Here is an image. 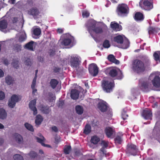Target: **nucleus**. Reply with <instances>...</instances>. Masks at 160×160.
Instances as JSON below:
<instances>
[{
	"instance_id": "a211bd4d",
	"label": "nucleus",
	"mask_w": 160,
	"mask_h": 160,
	"mask_svg": "<svg viewBox=\"0 0 160 160\" xmlns=\"http://www.w3.org/2000/svg\"><path fill=\"white\" fill-rule=\"evenodd\" d=\"M36 100L34 99L30 102L29 107L31 110L33 111V114L34 115L37 113V108L35 107Z\"/></svg>"
},
{
	"instance_id": "20e7f679",
	"label": "nucleus",
	"mask_w": 160,
	"mask_h": 160,
	"mask_svg": "<svg viewBox=\"0 0 160 160\" xmlns=\"http://www.w3.org/2000/svg\"><path fill=\"white\" fill-rule=\"evenodd\" d=\"M102 86L103 90L108 93L112 91L114 84L113 80L110 79H104L102 81Z\"/></svg>"
},
{
	"instance_id": "79ce46f5",
	"label": "nucleus",
	"mask_w": 160,
	"mask_h": 160,
	"mask_svg": "<svg viewBox=\"0 0 160 160\" xmlns=\"http://www.w3.org/2000/svg\"><path fill=\"white\" fill-rule=\"evenodd\" d=\"M48 100L50 102H53L55 100V96L52 93H49L48 95Z\"/></svg>"
},
{
	"instance_id": "5701e85b",
	"label": "nucleus",
	"mask_w": 160,
	"mask_h": 160,
	"mask_svg": "<svg viewBox=\"0 0 160 160\" xmlns=\"http://www.w3.org/2000/svg\"><path fill=\"white\" fill-rule=\"evenodd\" d=\"M35 47V42L32 41H31L27 43L25 46L24 47L28 50L33 51Z\"/></svg>"
},
{
	"instance_id": "de8ad7c7",
	"label": "nucleus",
	"mask_w": 160,
	"mask_h": 160,
	"mask_svg": "<svg viewBox=\"0 0 160 160\" xmlns=\"http://www.w3.org/2000/svg\"><path fill=\"white\" fill-rule=\"evenodd\" d=\"M122 140V138L121 137L119 136H117L115 139V143L118 144L121 143Z\"/></svg>"
},
{
	"instance_id": "774afa93",
	"label": "nucleus",
	"mask_w": 160,
	"mask_h": 160,
	"mask_svg": "<svg viewBox=\"0 0 160 160\" xmlns=\"http://www.w3.org/2000/svg\"><path fill=\"white\" fill-rule=\"evenodd\" d=\"M4 128V126L1 123H0V129H2Z\"/></svg>"
},
{
	"instance_id": "aec40b11",
	"label": "nucleus",
	"mask_w": 160,
	"mask_h": 160,
	"mask_svg": "<svg viewBox=\"0 0 160 160\" xmlns=\"http://www.w3.org/2000/svg\"><path fill=\"white\" fill-rule=\"evenodd\" d=\"M105 132L108 138H112L114 134V130L112 128L107 127L105 129Z\"/></svg>"
},
{
	"instance_id": "6ab92c4d",
	"label": "nucleus",
	"mask_w": 160,
	"mask_h": 160,
	"mask_svg": "<svg viewBox=\"0 0 160 160\" xmlns=\"http://www.w3.org/2000/svg\"><path fill=\"white\" fill-rule=\"evenodd\" d=\"M152 115L151 111L148 109H144L142 114V115L143 118L146 119H150Z\"/></svg>"
},
{
	"instance_id": "cd10ccee",
	"label": "nucleus",
	"mask_w": 160,
	"mask_h": 160,
	"mask_svg": "<svg viewBox=\"0 0 160 160\" xmlns=\"http://www.w3.org/2000/svg\"><path fill=\"white\" fill-rule=\"evenodd\" d=\"M29 13L35 17L38 14L39 12L36 8H33L30 10L29 12Z\"/></svg>"
},
{
	"instance_id": "69168bd1",
	"label": "nucleus",
	"mask_w": 160,
	"mask_h": 160,
	"mask_svg": "<svg viewBox=\"0 0 160 160\" xmlns=\"http://www.w3.org/2000/svg\"><path fill=\"white\" fill-rule=\"evenodd\" d=\"M16 48L17 50H20L21 48V45H18V47H16Z\"/></svg>"
},
{
	"instance_id": "ddd939ff",
	"label": "nucleus",
	"mask_w": 160,
	"mask_h": 160,
	"mask_svg": "<svg viewBox=\"0 0 160 160\" xmlns=\"http://www.w3.org/2000/svg\"><path fill=\"white\" fill-rule=\"evenodd\" d=\"M141 89L144 92H147L151 88V84L148 81H141L139 84Z\"/></svg>"
},
{
	"instance_id": "603ef678",
	"label": "nucleus",
	"mask_w": 160,
	"mask_h": 160,
	"mask_svg": "<svg viewBox=\"0 0 160 160\" xmlns=\"http://www.w3.org/2000/svg\"><path fill=\"white\" fill-rule=\"evenodd\" d=\"M12 65L16 68H18V62L17 61L13 62L12 63Z\"/></svg>"
},
{
	"instance_id": "2f4dec72",
	"label": "nucleus",
	"mask_w": 160,
	"mask_h": 160,
	"mask_svg": "<svg viewBox=\"0 0 160 160\" xmlns=\"http://www.w3.org/2000/svg\"><path fill=\"white\" fill-rule=\"evenodd\" d=\"M26 33L24 32H22L19 35L18 41L20 42L24 41L26 39Z\"/></svg>"
},
{
	"instance_id": "f03ea898",
	"label": "nucleus",
	"mask_w": 160,
	"mask_h": 160,
	"mask_svg": "<svg viewBox=\"0 0 160 160\" xmlns=\"http://www.w3.org/2000/svg\"><path fill=\"white\" fill-rule=\"evenodd\" d=\"M97 23L93 19L89 20L86 24V27L92 37L96 40L95 36L97 34L102 32V28L100 27H96Z\"/></svg>"
},
{
	"instance_id": "4d7b16f0",
	"label": "nucleus",
	"mask_w": 160,
	"mask_h": 160,
	"mask_svg": "<svg viewBox=\"0 0 160 160\" xmlns=\"http://www.w3.org/2000/svg\"><path fill=\"white\" fill-rule=\"evenodd\" d=\"M63 30L62 28H59L57 29V32L59 33H62L63 32Z\"/></svg>"
},
{
	"instance_id": "37998d69",
	"label": "nucleus",
	"mask_w": 160,
	"mask_h": 160,
	"mask_svg": "<svg viewBox=\"0 0 160 160\" xmlns=\"http://www.w3.org/2000/svg\"><path fill=\"white\" fill-rule=\"evenodd\" d=\"M14 160H23V157L18 154H16L13 156Z\"/></svg>"
},
{
	"instance_id": "13d9d810",
	"label": "nucleus",
	"mask_w": 160,
	"mask_h": 160,
	"mask_svg": "<svg viewBox=\"0 0 160 160\" xmlns=\"http://www.w3.org/2000/svg\"><path fill=\"white\" fill-rule=\"evenodd\" d=\"M52 131L55 132H57L58 131V128L55 126L52 127Z\"/></svg>"
},
{
	"instance_id": "c85d7f7f",
	"label": "nucleus",
	"mask_w": 160,
	"mask_h": 160,
	"mask_svg": "<svg viewBox=\"0 0 160 160\" xmlns=\"http://www.w3.org/2000/svg\"><path fill=\"white\" fill-rule=\"evenodd\" d=\"M108 58L109 61L116 64H118L119 63V61L116 59L114 56L112 54L108 55Z\"/></svg>"
},
{
	"instance_id": "4be33fe9",
	"label": "nucleus",
	"mask_w": 160,
	"mask_h": 160,
	"mask_svg": "<svg viewBox=\"0 0 160 160\" xmlns=\"http://www.w3.org/2000/svg\"><path fill=\"white\" fill-rule=\"evenodd\" d=\"M79 92L76 89H72L71 92V97L73 99H77L79 97Z\"/></svg>"
},
{
	"instance_id": "b1692460",
	"label": "nucleus",
	"mask_w": 160,
	"mask_h": 160,
	"mask_svg": "<svg viewBox=\"0 0 160 160\" xmlns=\"http://www.w3.org/2000/svg\"><path fill=\"white\" fill-rule=\"evenodd\" d=\"M39 138L36 137V138L37 140V141L38 142L41 143L42 145L44 147H48L49 146V145H46L44 143V141L45 140V138L44 137L42 136L41 134L39 136Z\"/></svg>"
},
{
	"instance_id": "4468645a",
	"label": "nucleus",
	"mask_w": 160,
	"mask_h": 160,
	"mask_svg": "<svg viewBox=\"0 0 160 160\" xmlns=\"http://www.w3.org/2000/svg\"><path fill=\"white\" fill-rule=\"evenodd\" d=\"M108 142L105 141H102L101 142V145L102 148L100 150L99 152V155L100 156V159H102V157L106 155V152L104 148H106L108 145Z\"/></svg>"
},
{
	"instance_id": "680f3d73",
	"label": "nucleus",
	"mask_w": 160,
	"mask_h": 160,
	"mask_svg": "<svg viewBox=\"0 0 160 160\" xmlns=\"http://www.w3.org/2000/svg\"><path fill=\"white\" fill-rule=\"evenodd\" d=\"M4 76V72L3 71L0 69V78Z\"/></svg>"
},
{
	"instance_id": "f704fd0d",
	"label": "nucleus",
	"mask_w": 160,
	"mask_h": 160,
	"mask_svg": "<svg viewBox=\"0 0 160 160\" xmlns=\"http://www.w3.org/2000/svg\"><path fill=\"white\" fill-rule=\"evenodd\" d=\"M76 110L78 114H81L83 112V109L82 106L78 105L76 107Z\"/></svg>"
},
{
	"instance_id": "ea45409f",
	"label": "nucleus",
	"mask_w": 160,
	"mask_h": 160,
	"mask_svg": "<svg viewBox=\"0 0 160 160\" xmlns=\"http://www.w3.org/2000/svg\"><path fill=\"white\" fill-rule=\"evenodd\" d=\"M6 82L8 85H10L13 82L12 78L9 76H7L5 78Z\"/></svg>"
},
{
	"instance_id": "5fc2aeb1",
	"label": "nucleus",
	"mask_w": 160,
	"mask_h": 160,
	"mask_svg": "<svg viewBox=\"0 0 160 160\" xmlns=\"http://www.w3.org/2000/svg\"><path fill=\"white\" fill-rule=\"evenodd\" d=\"M5 98V94L2 91L0 92V100H2Z\"/></svg>"
},
{
	"instance_id": "338daca9",
	"label": "nucleus",
	"mask_w": 160,
	"mask_h": 160,
	"mask_svg": "<svg viewBox=\"0 0 160 160\" xmlns=\"http://www.w3.org/2000/svg\"><path fill=\"white\" fill-rule=\"evenodd\" d=\"M9 1L11 3L14 4L15 3V0H9Z\"/></svg>"
},
{
	"instance_id": "6e6d98bb",
	"label": "nucleus",
	"mask_w": 160,
	"mask_h": 160,
	"mask_svg": "<svg viewBox=\"0 0 160 160\" xmlns=\"http://www.w3.org/2000/svg\"><path fill=\"white\" fill-rule=\"evenodd\" d=\"M98 123V122L96 120H94L92 123V125L93 126H95L97 125Z\"/></svg>"
},
{
	"instance_id": "a878e982",
	"label": "nucleus",
	"mask_w": 160,
	"mask_h": 160,
	"mask_svg": "<svg viewBox=\"0 0 160 160\" xmlns=\"http://www.w3.org/2000/svg\"><path fill=\"white\" fill-rule=\"evenodd\" d=\"M134 19L137 21H142L144 19L143 15L140 12H137L135 15Z\"/></svg>"
},
{
	"instance_id": "8fccbe9b",
	"label": "nucleus",
	"mask_w": 160,
	"mask_h": 160,
	"mask_svg": "<svg viewBox=\"0 0 160 160\" xmlns=\"http://www.w3.org/2000/svg\"><path fill=\"white\" fill-rule=\"evenodd\" d=\"M42 110L44 113L47 114L49 113L50 110L48 107H46L42 108Z\"/></svg>"
},
{
	"instance_id": "a19ab883",
	"label": "nucleus",
	"mask_w": 160,
	"mask_h": 160,
	"mask_svg": "<svg viewBox=\"0 0 160 160\" xmlns=\"http://www.w3.org/2000/svg\"><path fill=\"white\" fill-rule=\"evenodd\" d=\"M24 125L26 128L32 132L34 131V129L33 127L30 124L28 123H26L24 124Z\"/></svg>"
},
{
	"instance_id": "bb28decb",
	"label": "nucleus",
	"mask_w": 160,
	"mask_h": 160,
	"mask_svg": "<svg viewBox=\"0 0 160 160\" xmlns=\"http://www.w3.org/2000/svg\"><path fill=\"white\" fill-rule=\"evenodd\" d=\"M159 30V28H158L150 27L148 29V33L149 34H152L157 33Z\"/></svg>"
},
{
	"instance_id": "7c9ffc66",
	"label": "nucleus",
	"mask_w": 160,
	"mask_h": 160,
	"mask_svg": "<svg viewBox=\"0 0 160 160\" xmlns=\"http://www.w3.org/2000/svg\"><path fill=\"white\" fill-rule=\"evenodd\" d=\"M43 118L40 115H38L37 116L35 120V122L37 125H40L41 124L43 120Z\"/></svg>"
},
{
	"instance_id": "0eeeda50",
	"label": "nucleus",
	"mask_w": 160,
	"mask_h": 160,
	"mask_svg": "<svg viewBox=\"0 0 160 160\" xmlns=\"http://www.w3.org/2000/svg\"><path fill=\"white\" fill-rule=\"evenodd\" d=\"M132 68L134 71L136 72L137 73H139L144 70L145 67L142 62L136 60L133 62Z\"/></svg>"
},
{
	"instance_id": "a18cd8bd",
	"label": "nucleus",
	"mask_w": 160,
	"mask_h": 160,
	"mask_svg": "<svg viewBox=\"0 0 160 160\" xmlns=\"http://www.w3.org/2000/svg\"><path fill=\"white\" fill-rule=\"evenodd\" d=\"M37 78V76L36 75L35 76L34 78L33 79L32 84L31 85V88H35L36 85V82Z\"/></svg>"
},
{
	"instance_id": "e433bc0d",
	"label": "nucleus",
	"mask_w": 160,
	"mask_h": 160,
	"mask_svg": "<svg viewBox=\"0 0 160 160\" xmlns=\"http://www.w3.org/2000/svg\"><path fill=\"white\" fill-rule=\"evenodd\" d=\"M58 83V81L55 79H52L50 82V85L53 88H54Z\"/></svg>"
},
{
	"instance_id": "423d86ee",
	"label": "nucleus",
	"mask_w": 160,
	"mask_h": 160,
	"mask_svg": "<svg viewBox=\"0 0 160 160\" xmlns=\"http://www.w3.org/2000/svg\"><path fill=\"white\" fill-rule=\"evenodd\" d=\"M117 12L118 15L120 16H126L129 13L128 7L125 4H120L117 7Z\"/></svg>"
},
{
	"instance_id": "9d476101",
	"label": "nucleus",
	"mask_w": 160,
	"mask_h": 160,
	"mask_svg": "<svg viewBox=\"0 0 160 160\" xmlns=\"http://www.w3.org/2000/svg\"><path fill=\"white\" fill-rule=\"evenodd\" d=\"M14 10V8H12L10 9L9 12H8L6 16L8 15L10 13L12 12ZM6 16L3 17L0 21V29L4 32H6V28L7 27V20L6 19Z\"/></svg>"
},
{
	"instance_id": "58836bf2",
	"label": "nucleus",
	"mask_w": 160,
	"mask_h": 160,
	"mask_svg": "<svg viewBox=\"0 0 160 160\" xmlns=\"http://www.w3.org/2000/svg\"><path fill=\"white\" fill-rule=\"evenodd\" d=\"M91 131V128L90 126L88 125H86L84 131V133L86 134H88Z\"/></svg>"
},
{
	"instance_id": "393cba45",
	"label": "nucleus",
	"mask_w": 160,
	"mask_h": 160,
	"mask_svg": "<svg viewBox=\"0 0 160 160\" xmlns=\"http://www.w3.org/2000/svg\"><path fill=\"white\" fill-rule=\"evenodd\" d=\"M13 136L15 138L16 141L19 144L22 143L23 139L22 137L20 134L16 133H15Z\"/></svg>"
},
{
	"instance_id": "7ed1b4c3",
	"label": "nucleus",
	"mask_w": 160,
	"mask_h": 160,
	"mask_svg": "<svg viewBox=\"0 0 160 160\" xmlns=\"http://www.w3.org/2000/svg\"><path fill=\"white\" fill-rule=\"evenodd\" d=\"M114 41L121 45L120 48L125 49L129 47V42L128 40L123 36L119 35L115 37Z\"/></svg>"
},
{
	"instance_id": "3c124183",
	"label": "nucleus",
	"mask_w": 160,
	"mask_h": 160,
	"mask_svg": "<svg viewBox=\"0 0 160 160\" xmlns=\"http://www.w3.org/2000/svg\"><path fill=\"white\" fill-rule=\"evenodd\" d=\"M128 116L126 114V112L124 111H123L122 112V117L123 120H125L127 119Z\"/></svg>"
},
{
	"instance_id": "72a5a7b5",
	"label": "nucleus",
	"mask_w": 160,
	"mask_h": 160,
	"mask_svg": "<svg viewBox=\"0 0 160 160\" xmlns=\"http://www.w3.org/2000/svg\"><path fill=\"white\" fill-rule=\"evenodd\" d=\"M41 33V30L39 28H35L33 31V34L35 36L34 38H36L37 37L35 36H38Z\"/></svg>"
},
{
	"instance_id": "09e8293b",
	"label": "nucleus",
	"mask_w": 160,
	"mask_h": 160,
	"mask_svg": "<svg viewBox=\"0 0 160 160\" xmlns=\"http://www.w3.org/2000/svg\"><path fill=\"white\" fill-rule=\"evenodd\" d=\"M90 13L87 10H84L82 12V15L83 18H87L89 16Z\"/></svg>"
},
{
	"instance_id": "9b49d317",
	"label": "nucleus",
	"mask_w": 160,
	"mask_h": 160,
	"mask_svg": "<svg viewBox=\"0 0 160 160\" xmlns=\"http://www.w3.org/2000/svg\"><path fill=\"white\" fill-rule=\"evenodd\" d=\"M109 73L111 77H116V78L118 79H121L123 77L121 71L118 69H111L110 70Z\"/></svg>"
},
{
	"instance_id": "0e129e2a",
	"label": "nucleus",
	"mask_w": 160,
	"mask_h": 160,
	"mask_svg": "<svg viewBox=\"0 0 160 160\" xmlns=\"http://www.w3.org/2000/svg\"><path fill=\"white\" fill-rule=\"evenodd\" d=\"M32 93L34 94H35L37 91V90L35 88H32Z\"/></svg>"
},
{
	"instance_id": "1a4fd4ad",
	"label": "nucleus",
	"mask_w": 160,
	"mask_h": 160,
	"mask_svg": "<svg viewBox=\"0 0 160 160\" xmlns=\"http://www.w3.org/2000/svg\"><path fill=\"white\" fill-rule=\"evenodd\" d=\"M139 6L142 9L150 10L153 8L152 0H141L139 2Z\"/></svg>"
},
{
	"instance_id": "f3484780",
	"label": "nucleus",
	"mask_w": 160,
	"mask_h": 160,
	"mask_svg": "<svg viewBox=\"0 0 160 160\" xmlns=\"http://www.w3.org/2000/svg\"><path fill=\"white\" fill-rule=\"evenodd\" d=\"M98 108L101 112H105L108 108L107 104L105 102L101 100L98 103Z\"/></svg>"
},
{
	"instance_id": "2eb2a0df",
	"label": "nucleus",
	"mask_w": 160,
	"mask_h": 160,
	"mask_svg": "<svg viewBox=\"0 0 160 160\" xmlns=\"http://www.w3.org/2000/svg\"><path fill=\"white\" fill-rule=\"evenodd\" d=\"M138 152L136 146L132 144H129L127 146L126 152L133 155H136Z\"/></svg>"
},
{
	"instance_id": "bf43d9fd",
	"label": "nucleus",
	"mask_w": 160,
	"mask_h": 160,
	"mask_svg": "<svg viewBox=\"0 0 160 160\" xmlns=\"http://www.w3.org/2000/svg\"><path fill=\"white\" fill-rule=\"evenodd\" d=\"M60 70V68H59L58 67H55L53 68L54 71L56 72H59V71Z\"/></svg>"
},
{
	"instance_id": "4c0bfd02",
	"label": "nucleus",
	"mask_w": 160,
	"mask_h": 160,
	"mask_svg": "<svg viewBox=\"0 0 160 160\" xmlns=\"http://www.w3.org/2000/svg\"><path fill=\"white\" fill-rule=\"evenodd\" d=\"M153 56L155 60L160 61V51H158L154 53Z\"/></svg>"
},
{
	"instance_id": "f8f14e48",
	"label": "nucleus",
	"mask_w": 160,
	"mask_h": 160,
	"mask_svg": "<svg viewBox=\"0 0 160 160\" xmlns=\"http://www.w3.org/2000/svg\"><path fill=\"white\" fill-rule=\"evenodd\" d=\"M21 96L19 95H13L8 101V106L11 108H13L17 102H18L21 99Z\"/></svg>"
},
{
	"instance_id": "052dcab7",
	"label": "nucleus",
	"mask_w": 160,
	"mask_h": 160,
	"mask_svg": "<svg viewBox=\"0 0 160 160\" xmlns=\"http://www.w3.org/2000/svg\"><path fill=\"white\" fill-rule=\"evenodd\" d=\"M31 63V62L30 61V60L29 59H28L27 60H26V62H25V64L29 65H30Z\"/></svg>"
},
{
	"instance_id": "864d4df0",
	"label": "nucleus",
	"mask_w": 160,
	"mask_h": 160,
	"mask_svg": "<svg viewBox=\"0 0 160 160\" xmlns=\"http://www.w3.org/2000/svg\"><path fill=\"white\" fill-rule=\"evenodd\" d=\"M49 54L51 56H53L55 54V50L54 49H50L49 50Z\"/></svg>"
},
{
	"instance_id": "c03bdc74",
	"label": "nucleus",
	"mask_w": 160,
	"mask_h": 160,
	"mask_svg": "<svg viewBox=\"0 0 160 160\" xmlns=\"http://www.w3.org/2000/svg\"><path fill=\"white\" fill-rule=\"evenodd\" d=\"M103 46L104 48H108L110 46L109 41L107 40H105L103 43Z\"/></svg>"
},
{
	"instance_id": "e2e57ef3",
	"label": "nucleus",
	"mask_w": 160,
	"mask_h": 160,
	"mask_svg": "<svg viewBox=\"0 0 160 160\" xmlns=\"http://www.w3.org/2000/svg\"><path fill=\"white\" fill-rule=\"evenodd\" d=\"M18 21V19L17 18H13L12 20V22L13 23H17Z\"/></svg>"
},
{
	"instance_id": "473e14b6",
	"label": "nucleus",
	"mask_w": 160,
	"mask_h": 160,
	"mask_svg": "<svg viewBox=\"0 0 160 160\" xmlns=\"http://www.w3.org/2000/svg\"><path fill=\"white\" fill-rule=\"evenodd\" d=\"M7 116V113L5 111L3 108H0V118L4 119Z\"/></svg>"
},
{
	"instance_id": "c9c22d12",
	"label": "nucleus",
	"mask_w": 160,
	"mask_h": 160,
	"mask_svg": "<svg viewBox=\"0 0 160 160\" xmlns=\"http://www.w3.org/2000/svg\"><path fill=\"white\" fill-rule=\"evenodd\" d=\"M32 159H35L37 156V153L33 151H31L28 154Z\"/></svg>"
},
{
	"instance_id": "f257e3e1",
	"label": "nucleus",
	"mask_w": 160,
	"mask_h": 160,
	"mask_svg": "<svg viewBox=\"0 0 160 160\" xmlns=\"http://www.w3.org/2000/svg\"><path fill=\"white\" fill-rule=\"evenodd\" d=\"M68 59L71 66L76 71L78 74H80L83 71V68L80 66L81 59L78 55H72L69 56Z\"/></svg>"
},
{
	"instance_id": "c756f323",
	"label": "nucleus",
	"mask_w": 160,
	"mask_h": 160,
	"mask_svg": "<svg viewBox=\"0 0 160 160\" xmlns=\"http://www.w3.org/2000/svg\"><path fill=\"white\" fill-rule=\"evenodd\" d=\"M99 138L96 136H92L91 139V142L94 144H96L100 141Z\"/></svg>"
},
{
	"instance_id": "6e6552de",
	"label": "nucleus",
	"mask_w": 160,
	"mask_h": 160,
	"mask_svg": "<svg viewBox=\"0 0 160 160\" xmlns=\"http://www.w3.org/2000/svg\"><path fill=\"white\" fill-rule=\"evenodd\" d=\"M149 79L152 81L153 87L156 88L160 87V73L158 75L152 73L150 75Z\"/></svg>"
},
{
	"instance_id": "dca6fc26",
	"label": "nucleus",
	"mask_w": 160,
	"mask_h": 160,
	"mask_svg": "<svg viewBox=\"0 0 160 160\" xmlns=\"http://www.w3.org/2000/svg\"><path fill=\"white\" fill-rule=\"evenodd\" d=\"M88 70L90 74L93 76H96L98 73V68L95 64L92 63L90 65Z\"/></svg>"
},
{
	"instance_id": "412c9836",
	"label": "nucleus",
	"mask_w": 160,
	"mask_h": 160,
	"mask_svg": "<svg viewBox=\"0 0 160 160\" xmlns=\"http://www.w3.org/2000/svg\"><path fill=\"white\" fill-rule=\"evenodd\" d=\"M110 26L112 30L115 31H119L122 29L121 26L114 22H112Z\"/></svg>"
},
{
	"instance_id": "49530a36",
	"label": "nucleus",
	"mask_w": 160,
	"mask_h": 160,
	"mask_svg": "<svg viewBox=\"0 0 160 160\" xmlns=\"http://www.w3.org/2000/svg\"><path fill=\"white\" fill-rule=\"evenodd\" d=\"M71 150V147L70 146H67L65 147L64 149V152L66 154H68Z\"/></svg>"
},
{
	"instance_id": "39448f33",
	"label": "nucleus",
	"mask_w": 160,
	"mask_h": 160,
	"mask_svg": "<svg viewBox=\"0 0 160 160\" xmlns=\"http://www.w3.org/2000/svg\"><path fill=\"white\" fill-rule=\"evenodd\" d=\"M73 40L72 36L69 33H66L61 36L59 42L62 45L68 46L70 45Z\"/></svg>"
}]
</instances>
